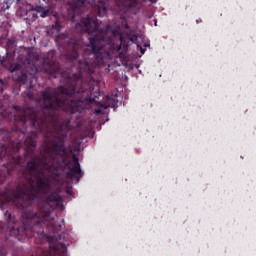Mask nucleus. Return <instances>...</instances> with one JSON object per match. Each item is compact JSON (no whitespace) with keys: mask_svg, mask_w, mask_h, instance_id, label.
Wrapping results in <instances>:
<instances>
[{"mask_svg":"<svg viewBox=\"0 0 256 256\" xmlns=\"http://www.w3.org/2000/svg\"><path fill=\"white\" fill-rule=\"evenodd\" d=\"M81 91L77 90L75 84H69L67 88L60 86L54 92L49 90L42 93V112L34 111L33 108L24 110L21 121L30 119L33 127H38L39 131H46L44 137L45 145L42 147L39 158H33L26 165L28 173V184L23 187L18 186L12 193L11 201L22 209V227L24 231H31L35 225H48L55 233H59L65 227V220L62 225L55 224V218L51 217V212L42 211L40 216L37 213L27 211L26 205L29 201H34L41 195H47L51 191V177L57 175L55 167V156L63 151L65 147V129H71L69 122L59 124L57 117L47 111H65L66 113H77L81 109H87V105L95 103V98L86 97L78 100L73 99Z\"/></svg>","mask_w":256,"mask_h":256,"instance_id":"f257e3e1","label":"nucleus"},{"mask_svg":"<svg viewBox=\"0 0 256 256\" xmlns=\"http://www.w3.org/2000/svg\"><path fill=\"white\" fill-rule=\"evenodd\" d=\"M101 22L95 16L84 17L76 24L77 33H87L89 44H86V53L92 55L94 61L87 57H80L79 52L75 49L68 55L70 61H77L79 65V74L74 75L75 81H81V74L93 73V67L103 65L105 59H111L109 49L113 47V38L119 34V29L113 28L111 25L100 28Z\"/></svg>","mask_w":256,"mask_h":256,"instance_id":"f03ea898","label":"nucleus"},{"mask_svg":"<svg viewBox=\"0 0 256 256\" xmlns=\"http://www.w3.org/2000/svg\"><path fill=\"white\" fill-rule=\"evenodd\" d=\"M72 161L67 162L65 165L66 175L71 181L79 183L81 177H83V171L81 170V164L79 163V157L76 154L72 155Z\"/></svg>","mask_w":256,"mask_h":256,"instance_id":"7ed1b4c3","label":"nucleus"},{"mask_svg":"<svg viewBox=\"0 0 256 256\" xmlns=\"http://www.w3.org/2000/svg\"><path fill=\"white\" fill-rule=\"evenodd\" d=\"M48 256H67V246L61 242L50 244Z\"/></svg>","mask_w":256,"mask_h":256,"instance_id":"20e7f679","label":"nucleus"},{"mask_svg":"<svg viewBox=\"0 0 256 256\" xmlns=\"http://www.w3.org/2000/svg\"><path fill=\"white\" fill-rule=\"evenodd\" d=\"M45 203L48 204L51 209H57V207L61 205V196L57 192H54L46 198Z\"/></svg>","mask_w":256,"mask_h":256,"instance_id":"39448f33","label":"nucleus"},{"mask_svg":"<svg viewBox=\"0 0 256 256\" xmlns=\"http://www.w3.org/2000/svg\"><path fill=\"white\" fill-rule=\"evenodd\" d=\"M117 103H119V100H117V98H112L111 96L106 97L105 104L98 102L100 107L103 109H109V107H112L113 109H117Z\"/></svg>","mask_w":256,"mask_h":256,"instance_id":"423d86ee","label":"nucleus"},{"mask_svg":"<svg viewBox=\"0 0 256 256\" xmlns=\"http://www.w3.org/2000/svg\"><path fill=\"white\" fill-rule=\"evenodd\" d=\"M109 7V0H102L97 6L96 11L99 17H105L107 15V9Z\"/></svg>","mask_w":256,"mask_h":256,"instance_id":"0eeeda50","label":"nucleus"},{"mask_svg":"<svg viewBox=\"0 0 256 256\" xmlns=\"http://www.w3.org/2000/svg\"><path fill=\"white\" fill-rule=\"evenodd\" d=\"M40 14V17L45 18L49 15V9L43 8V6H36L35 8H30L29 13H32L33 17H37V14Z\"/></svg>","mask_w":256,"mask_h":256,"instance_id":"6e6552de","label":"nucleus"},{"mask_svg":"<svg viewBox=\"0 0 256 256\" xmlns=\"http://www.w3.org/2000/svg\"><path fill=\"white\" fill-rule=\"evenodd\" d=\"M75 7H85L86 5H93L96 0H72Z\"/></svg>","mask_w":256,"mask_h":256,"instance_id":"1a4fd4ad","label":"nucleus"},{"mask_svg":"<svg viewBox=\"0 0 256 256\" xmlns=\"http://www.w3.org/2000/svg\"><path fill=\"white\" fill-rule=\"evenodd\" d=\"M71 153H79L81 151V142L74 140L70 146Z\"/></svg>","mask_w":256,"mask_h":256,"instance_id":"9d476101","label":"nucleus"},{"mask_svg":"<svg viewBox=\"0 0 256 256\" xmlns=\"http://www.w3.org/2000/svg\"><path fill=\"white\" fill-rule=\"evenodd\" d=\"M13 3H15V0H4L1 11H7V9H11Z\"/></svg>","mask_w":256,"mask_h":256,"instance_id":"9b49d317","label":"nucleus"},{"mask_svg":"<svg viewBox=\"0 0 256 256\" xmlns=\"http://www.w3.org/2000/svg\"><path fill=\"white\" fill-rule=\"evenodd\" d=\"M135 44L137 45V48L140 49V53H141L142 55H144L146 49L143 48V47H141L140 44H139V42H135Z\"/></svg>","mask_w":256,"mask_h":256,"instance_id":"f8f14e48","label":"nucleus"},{"mask_svg":"<svg viewBox=\"0 0 256 256\" xmlns=\"http://www.w3.org/2000/svg\"><path fill=\"white\" fill-rule=\"evenodd\" d=\"M118 2L124 1V0H116ZM130 3H137L138 0H128ZM151 3H157V0H149Z\"/></svg>","mask_w":256,"mask_h":256,"instance_id":"ddd939ff","label":"nucleus"},{"mask_svg":"<svg viewBox=\"0 0 256 256\" xmlns=\"http://www.w3.org/2000/svg\"><path fill=\"white\" fill-rule=\"evenodd\" d=\"M4 217H5L6 219H8V221H10V220H11V213L5 212V213H4Z\"/></svg>","mask_w":256,"mask_h":256,"instance_id":"4468645a","label":"nucleus"},{"mask_svg":"<svg viewBox=\"0 0 256 256\" xmlns=\"http://www.w3.org/2000/svg\"><path fill=\"white\" fill-rule=\"evenodd\" d=\"M94 115H101V108L95 109Z\"/></svg>","mask_w":256,"mask_h":256,"instance_id":"2eb2a0df","label":"nucleus"},{"mask_svg":"<svg viewBox=\"0 0 256 256\" xmlns=\"http://www.w3.org/2000/svg\"><path fill=\"white\" fill-rule=\"evenodd\" d=\"M26 97H28V99H33V96L29 93L26 94Z\"/></svg>","mask_w":256,"mask_h":256,"instance_id":"dca6fc26","label":"nucleus"},{"mask_svg":"<svg viewBox=\"0 0 256 256\" xmlns=\"http://www.w3.org/2000/svg\"><path fill=\"white\" fill-rule=\"evenodd\" d=\"M53 241V237H48V243H51Z\"/></svg>","mask_w":256,"mask_h":256,"instance_id":"f3484780","label":"nucleus"},{"mask_svg":"<svg viewBox=\"0 0 256 256\" xmlns=\"http://www.w3.org/2000/svg\"><path fill=\"white\" fill-rule=\"evenodd\" d=\"M17 5H21V0H16Z\"/></svg>","mask_w":256,"mask_h":256,"instance_id":"a211bd4d","label":"nucleus"},{"mask_svg":"<svg viewBox=\"0 0 256 256\" xmlns=\"http://www.w3.org/2000/svg\"><path fill=\"white\" fill-rule=\"evenodd\" d=\"M30 146H31V147H34V146H35V143H34V142H32V143L30 144Z\"/></svg>","mask_w":256,"mask_h":256,"instance_id":"6ab92c4d","label":"nucleus"},{"mask_svg":"<svg viewBox=\"0 0 256 256\" xmlns=\"http://www.w3.org/2000/svg\"><path fill=\"white\" fill-rule=\"evenodd\" d=\"M154 25L157 27V20H154Z\"/></svg>","mask_w":256,"mask_h":256,"instance_id":"aec40b11","label":"nucleus"},{"mask_svg":"<svg viewBox=\"0 0 256 256\" xmlns=\"http://www.w3.org/2000/svg\"><path fill=\"white\" fill-rule=\"evenodd\" d=\"M59 241H61V236H59Z\"/></svg>","mask_w":256,"mask_h":256,"instance_id":"412c9836","label":"nucleus"},{"mask_svg":"<svg viewBox=\"0 0 256 256\" xmlns=\"http://www.w3.org/2000/svg\"><path fill=\"white\" fill-rule=\"evenodd\" d=\"M24 15H27V12H24Z\"/></svg>","mask_w":256,"mask_h":256,"instance_id":"4be33fe9","label":"nucleus"},{"mask_svg":"<svg viewBox=\"0 0 256 256\" xmlns=\"http://www.w3.org/2000/svg\"><path fill=\"white\" fill-rule=\"evenodd\" d=\"M130 41H133V38H131Z\"/></svg>","mask_w":256,"mask_h":256,"instance_id":"5701e85b","label":"nucleus"},{"mask_svg":"<svg viewBox=\"0 0 256 256\" xmlns=\"http://www.w3.org/2000/svg\"><path fill=\"white\" fill-rule=\"evenodd\" d=\"M15 109H19V107H15Z\"/></svg>","mask_w":256,"mask_h":256,"instance_id":"b1692460","label":"nucleus"}]
</instances>
